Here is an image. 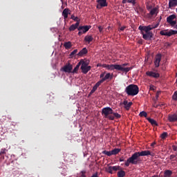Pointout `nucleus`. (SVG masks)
I'll return each instance as SVG.
<instances>
[{
	"label": "nucleus",
	"instance_id": "f257e3e1",
	"mask_svg": "<svg viewBox=\"0 0 177 177\" xmlns=\"http://www.w3.org/2000/svg\"><path fill=\"white\" fill-rule=\"evenodd\" d=\"M148 156H153V153L148 150L141 151L140 152H135V153H133V155H131V157H129V158L126 160L124 166L126 167H129V165H136L141 161L140 157H145Z\"/></svg>",
	"mask_w": 177,
	"mask_h": 177
},
{
	"label": "nucleus",
	"instance_id": "f03ea898",
	"mask_svg": "<svg viewBox=\"0 0 177 177\" xmlns=\"http://www.w3.org/2000/svg\"><path fill=\"white\" fill-rule=\"evenodd\" d=\"M162 21V17H160V19H158V22ZM156 23V24L153 25H148V26H140L138 27V30L141 31V35H142L143 39L145 41H149L151 40V38H153V32H150V30H153L156 28H158L159 23Z\"/></svg>",
	"mask_w": 177,
	"mask_h": 177
},
{
	"label": "nucleus",
	"instance_id": "7ed1b4c3",
	"mask_svg": "<svg viewBox=\"0 0 177 177\" xmlns=\"http://www.w3.org/2000/svg\"><path fill=\"white\" fill-rule=\"evenodd\" d=\"M102 68H106L107 71H121L122 73H128L131 69H133L131 67H122L119 66V64H106L102 65Z\"/></svg>",
	"mask_w": 177,
	"mask_h": 177
},
{
	"label": "nucleus",
	"instance_id": "20e7f679",
	"mask_svg": "<svg viewBox=\"0 0 177 177\" xmlns=\"http://www.w3.org/2000/svg\"><path fill=\"white\" fill-rule=\"evenodd\" d=\"M124 93H126V95H128V96H136V95L140 93V88H138L137 85L129 84L128 86H126Z\"/></svg>",
	"mask_w": 177,
	"mask_h": 177
},
{
	"label": "nucleus",
	"instance_id": "39448f33",
	"mask_svg": "<svg viewBox=\"0 0 177 177\" xmlns=\"http://www.w3.org/2000/svg\"><path fill=\"white\" fill-rule=\"evenodd\" d=\"M102 115H104V118H107L109 120H114V117L111 115L118 114V113H114L113 109H111V107L102 108Z\"/></svg>",
	"mask_w": 177,
	"mask_h": 177
},
{
	"label": "nucleus",
	"instance_id": "423d86ee",
	"mask_svg": "<svg viewBox=\"0 0 177 177\" xmlns=\"http://www.w3.org/2000/svg\"><path fill=\"white\" fill-rule=\"evenodd\" d=\"M176 18H177V17H176L175 15H171L167 17V23H169L171 26H175V24H177V21H174Z\"/></svg>",
	"mask_w": 177,
	"mask_h": 177
},
{
	"label": "nucleus",
	"instance_id": "0eeeda50",
	"mask_svg": "<svg viewBox=\"0 0 177 177\" xmlns=\"http://www.w3.org/2000/svg\"><path fill=\"white\" fill-rule=\"evenodd\" d=\"M73 69V68L72 64H70V63H66L65 64V66L62 68V71H64V73H70Z\"/></svg>",
	"mask_w": 177,
	"mask_h": 177
},
{
	"label": "nucleus",
	"instance_id": "6e6552de",
	"mask_svg": "<svg viewBox=\"0 0 177 177\" xmlns=\"http://www.w3.org/2000/svg\"><path fill=\"white\" fill-rule=\"evenodd\" d=\"M150 11V13H148V18H151V17L158 14V7H155L153 9L148 10Z\"/></svg>",
	"mask_w": 177,
	"mask_h": 177
},
{
	"label": "nucleus",
	"instance_id": "1a4fd4ad",
	"mask_svg": "<svg viewBox=\"0 0 177 177\" xmlns=\"http://www.w3.org/2000/svg\"><path fill=\"white\" fill-rule=\"evenodd\" d=\"M162 61V55H156V56H155V67L156 68H158L160 66V62Z\"/></svg>",
	"mask_w": 177,
	"mask_h": 177
},
{
	"label": "nucleus",
	"instance_id": "9d476101",
	"mask_svg": "<svg viewBox=\"0 0 177 177\" xmlns=\"http://www.w3.org/2000/svg\"><path fill=\"white\" fill-rule=\"evenodd\" d=\"M79 66V68H91V66H88V62H85L84 60H80L79 63L77 64L76 66Z\"/></svg>",
	"mask_w": 177,
	"mask_h": 177
},
{
	"label": "nucleus",
	"instance_id": "9b49d317",
	"mask_svg": "<svg viewBox=\"0 0 177 177\" xmlns=\"http://www.w3.org/2000/svg\"><path fill=\"white\" fill-rule=\"evenodd\" d=\"M96 2H97V3H98L97 9H99L100 7H101V8H106V7H107L106 0H97V1H96Z\"/></svg>",
	"mask_w": 177,
	"mask_h": 177
},
{
	"label": "nucleus",
	"instance_id": "f8f14e48",
	"mask_svg": "<svg viewBox=\"0 0 177 177\" xmlns=\"http://www.w3.org/2000/svg\"><path fill=\"white\" fill-rule=\"evenodd\" d=\"M104 82H106V81L105 80H99L97 82V83H95V85H94V86L92 87V90L91 91V93H93L94 92H95V91H97V88H99L100 84L104 83Z\"/></svg>",
	"mask_w": 177,
	"mask_h": 177
},
{
	"label": "nucleus",
	"instance_id": "ddd939ff",
	"mask_svg": "<svg viewBox=\"0 0 177 177\" xmlns=\"http://www.w3.org/2000/svg\"><path fill=\"white\" fill-rule=\"evenodd\" d=\"M80 23L77 21V23H75V24H72L71 26H70V27H68V31L70 32H73L75 31V30H78V28L80 26Z\"/></svg>",
	"mask_w": 177,
	"mask_h": 177
},
{
	"label": "nucleus",
	"instance_id": "4468645a",
	"mask_svg": "<svg viewBox=\"0 0 177 177\" xmlns=\"http://www.w3.org/2000/svg\"><path fill=\"white\" fill-rule=\"evenodd\" d=\"M100 78H101V80H99V81L111 80H113V74L107 73V74H106L105 76H103L102 77H100Z\"/></svg>",
	"mask_w": 177,
	"mask_h": 177
},
{
	"label": "nucleus",
	"instance_id": "2eb2a0df",
	"mask_svg": "<svg viewBox=\"0 0 177 177\" xmlns=\"http://www.w3.org/2000/svg\"><path fill=\"white\" fill-rule=\"evenodd\" d=\"M147 76L156 79L160 77V74L156 73L155 72L148 71L147 72Z\"/></svg>",
	"mask_w": 177,
	"mask_h": 177
},
{
	"label": "nucleus",
	"instance_id": "dca6fc26",
	"mask_svg": "<svg viewBox=\"0 0 177 177\" xmlns=\"http://www.w3.org/2000/svg\"><path fill=\"white\" fill-rule=\"evenodd\" d=\"M90 29H91V26H82L79 27V29H77V30L79 31L82 30V32H84V33H86Z\"/></svg>",
	"mask_w": 177,
	"mask_h": 177
},
{
	"label": "nucleus",
	"instance_id": "f3484780",
	"mask_svg": "<svg viewBox=\"0 0 177 177\" xmlns=\"http://www.w3.org/2000/svg\"><path fill=\"white\" fill-rule=\"evenodd\" d=\"M122 105H124V109L126 111H129V108H131V106L133 105V102H128V101H122Z\"/></svg>",
	"mask_w": 177,
	"mask_h": 177
},
{
	"label": "nucleus",
	"instance_id": "a211bd4d",
	"mask_svg": "<svg viewBox=\"0 0 177 177\" xmlns=\"http://www.w3.org/2000/svg\"><path fill=\"white\" fill-rule=\"evenodd\" d=\"M169 122H177V114L169 115Z\"/></svg>",
	"mask_w": 177,
	"mask_h": 177
},
{
	"label": "nucleus",
	"instance_id": "6ab92c4d",
	"mask_svg": "<svg viewBox=\"0 0 177 177\" xmlns=\"http://www.w3.org/2000/svg\"><path fill=\"white\" fill-rule=\"evenodd\" d=\"M147 120H148V122L150 123L152 127H158V123H156L155 120L150 118H147Z\"/></svg>",
	"mask_w": 177,
	"mask_h": 177
},
{
	"label": "nucleus",
	"instance_id": "aec40b11",
	"mask_svg": "<svg viewBox=\"0 0 177 177\" xmlns=\"http://www.w3.org/2000/svg\"><path fill=\"white\" fill-rule=\"evenodd\" d=\"M68 12H70V10L68 8L64 9V12H62V16H64V19H66V18H68Z\"/></svg>",
	"mask_w": 177,
	"mask_h": 177
},
{
	"label": "nucleus",
	"instance_id": "412c9836",
	"mask_svg": "<svg viewBox=\"0 0 177 177\" xmlns=\"http://www.w3.org/2000/svg\"><path fill=\"white\" fill-rule=\"evenodd\" d=\"M174 35L175 34L167 32V30L160 31V35H162V36L171 37V35Z\"/></svg>",
	"mask_w": 177,
	"mask_h": 177
},
{
	"label": "nucleus",
	"instance_id": "4be33fe9",
	"mask_svg": "<svg viewBox=\"0 0 177 177\" xmlns=\"http://www.w3.org/2000/svg\"><path fill=\"white\" fill-rule=\"evenodd\" d=\"M93 40V37H92V36L91 35H86L84 38V41L85 42H87V44H91V42H92Z\"/></svg>",
	"mask_w": 177,
	"mask_h": 177
},
{
	"label": "nucleus",
	"instance_id": "5701e85b",
	"mask_svg": "<svg viewBox=\"0 0 177 177\" xmlns=\"http://www.w3.org/2000/svg\"><path fill=\"white\" fill-rule=\"evenodd\" d=\"M87 53H88L87 48H82V50H80L79 53H77V56L82 57L87 54Z\"/></svg>",
	"mask_w": 177,
	"mask_h": 177
},
{
	"label": "nucleus",
	"instance_id": "b1692460",
	"mask_svg": "<svg viewBox=\"0 0 177 177\" xmlns=\"http://www.w3.org/2000/svg\"><path fill=\"white\" fill-rule=\"evenodd\" d=\"M174 172H172L171 170H165V171H163V177H171V174H173Z\"/></svg>",
	"mask_w": 177,
	"mask_h": 177
},
{
	"label": "nucleus",
	"instance_id": "393cba45",
	"mask_svg": "<svg viewBox=\"0 0 177 177\" xmlns=\"http://www.w3.org/2000/svg\"><path fill=\"white\" fill-rule=\"evenodd\" d=\"M91 67H80V70L82 71V73L87 74L89 71H91Z\"/></svg>",
	"mask_w": 177,
	"mask_h": 177
},
{
	"label": "nucleus",
	"instance_id": "a878e982",
	"mask_svg": "<svg viewBox=\"0 0 177 177\" xmlns=\"http://www.w3.org/2000/svg\"><path fill=\"white\" fill-rule=\"evenodd\" d=\"M107 169L109 170H113L114 171H118L121 169V167L119 166H109V167H107Z\"/></svg>",
	"mask_w": 177,
	"mask_h": 177
},
{
	"label": "nucleus",
	"instance_id": "bb28decb",
	"mask_svg": "<svg viewBox=\"0 0 177 177\" xmlns=\"http://www.w3.org/2000/svg\"><path fill=\"white\" fill-rule=\"evenodd\" d=\"M64 47H65V49L68 50V49H70L71 48H72V43L70 42V41L65 42V43L64 44Z\"/></svg>",
	"mask_w": 177,
	"mask_h": 177
},
{
	"label": "nucleus",
	"instance_id": "cd10ccee",
	"mask_svg": "<svg viewBox=\"0 0 177 177\" xmlns=\"http://www.w3.org/2000/svg\"><path fill=\"white\" fill-rule=\"evenodd\" d=\"M122 4H126V3H131V4H133V6L136 4V2L134 1V0H122Z\"/></svg>",
	"mask_w": 177,
	"mask_h": 177
},
{
	"label": "nucleus",
	"instance_id": "c85d7f7f",
	"mask_svg": "<svg viewBox=\"0 0 177 177\" xmlns=\"http://www.w3.org/2000/svg\"><path fill=\"white\" fill-rule=\"evenodd\" d=\"M102 154L106 155L109 157H111V156H115L118 153H110V152H108L107 151H102Z\"/></svg>",
	"mask_w": 177,
	"mask_h": 177
},
{
	"label": "nucleus",
	"instance_id": "c756f323",
	"mask_svg": "<svg viewBox=\"0 0 177 177\" xmlns=\"http://www.w3.org/2000/svg\"><path fill=\"white\" fill-rule=\"evenodd\" d=\"M177 6V1H169V8H174Z\"/></svg>",
	"mask_w": 177,
	"mask_h": 177
},
{
	"label": "nucleus",
	"instance_id": "7c9ffc66",
	"mask_svg": "<svg viewBox=\"0 0 177 177\" xmlns=\"http://www.w3.org/2000/svg\"><path fill=\"white\" fill-rule=\"evenodd\" d=\"M126 176V172L124 171H118V177H124Z\"/></svg>",
	"mask_w": 177,
	"mask_h": 177
},
{
	"label": "nucleus",
	"instance_id": "2f4dec72",
	"mask_svg": "<svg viewBox=\"0 0 177 177\" xmlns=\"http://www.w3.org/2000/svg\"><path fill=\"white\" fill-rule=\"evenodd\" d=\"M121 151L120 149H114L112 151H107L109 153H119Z\"/></svg>",
	"mask_w": 177,
	"mask_h": 177
},
{
	"label": "nucleus",
	"instance_id": "473e14b6",
	"mask_svg": "<svg viewBox=\"0 0 177 177\" xmlns=\"http://www.w3.org/2000/svg\"><path fill=\"white\" fill-rule=\"evenodd\" d=\"M147 115H148V114L146 113V112L144 111L140 112V117H141V118H146V117H147Z\"/></svg>",
	"mask_w": 177,
	"mask_h": 177
},
{
	"label": "nucleus",
	"instance_id": "72a5a7b5",
	"mask_svg": "<svg viewBox=\"0 0 177 177\" xmlns=\"http://www.w3.org/2000/svg\"><path fill=\"white\" fill-rule=\"evenodd\" d=\"M79 68L80 67H78V66H75V68H73V70H72L71 72H70V73H73V74L77 73Z\"/></svg>",
	"mask_w": 177,
	"mask_h": 177
},
{
	"label": "nucleus",
	"instance_id": "f704fd0d",
	"mask_svg": "<svg viewBox=\"0 0 177 177\" xmlns=\"http://www.w3.org/2000/svg\"><path fill=\"white\" fill-rule=\"evenodd\" d=\"M171 100L177 101V91H175V92H174V95H171Z\"/></svg>",
	"mask_w": 177,
	"mask_h": 177
},
{
	"label": "nucleus",
	"instance_id": "c9c22d12",
	"mask_svg": "<svg viewBox=\"0 0 177 177\" xmlns=\"http://www.w3.org/2000/svg\"><path fill=\"white\" fill-rule=\"evenodd\" d=\"M77 50H73V51H72V53H70V58H73L74 55H75L77 54Z\"/></svg>",
	"mask_w": 177,
	"mask_h": 177
},
{
	"label": "nucleus",
	"instance_id": "e433bc0d",
	"mask_svg": "<svg viewBox=\"0 0 177 177\" xmlns=\"http://www.w3.org/2000/svg\"><path fill=\"white\" fill-rule=\"evenodd\" d=\"M111 116H113L116 119H119V118H121V115H119V113H114V114H112L111 115Z\"/></svg>",
	"mask_w": 177,
	"mask_h": 177
},
{
	"label": "nucleus",
	"instance_id": "4c0bfd02",
	"mask_svg": "<svg viewBox=\"0 0 177 177\" xmlns=\"http://www.w3.org/2000/svg\"><path fill=\"white\" fill-rule=\"evenodd\" d=\"M167 33L173 34V35H177V30H170L169 32H167Z\"/></svg>",
	"mask_w": 177,
	"mask_h": 177
},
{
	"label": "nucleus",
	"instance_id": "58836bf2",
	"mask_svg": "<svg viewBox=\"0 0 177 177\" xmlns=\"http://www.w3.org/2000/svg\"><path fill=\"white\" fill-rule=\"evenodd\" d=\"M160 137H161L162 139H165L167 138V133H162Z\"/></svg>",
	"mask_w": 177,
	"mask_h": 177
},
{
	"label": "nucleus",
	"instance_id": "ea45409f",
	"mask_svg": "<svg viewBox=\"0 0 177 177\" xmlns=\"http://www.w3.org/2000/svg\"><path fill=\"white\" fill-rule=\"evenodd\" d=\"M70 19H71L72 20H73V21H77V19H78V18L75 16L72 15L71 17H70Z\"/></svg>",
	"mask_w": 177,
	"mask_h": 177
},
{
	"label": "nucleus",
	"instance_id": "a19ab883",
	"mask_svg": "<svg viewBox=\"0 0 177 177\" xmlns=\"http://www.w3.org/2000/svg\"><path fill=\"white\" fill-rule=\"evenodd\" d=\"M129 66V64H128V63H124V64H119V66H121V67H123V68H124L126 66Z\"/></svg>",
	"mask_w": 177,
	"mask_h": 177
},
{
	"label": "nucleus",
	"instance_id": "79ce46f5",
	"mask_svg": "<svg viewBox=\"0 0 177 177\" xmlns=\"http://www.w3.org/2000/svg\"><path fill=\"white\" fill-rule=\"evenodd\" d=\"M6 149H1L0 156H1V155H3V154H6Z\"/></svg>",
	"mask_w": 177,
	"mask_h": 177
},
{
	"label": "nucleus",
	"instance_id": "37998d69",
	"mask_svg": "<svg viewBox=\"0 0 177 177\" xmlns=\"http://www.w3.org/2000/svg\"><path fill=\"white\" fill-rule=\"evenodd\" d=\"M107 73H106V72H103L102 73H101V75H99V78H102L103 77L106 76Z\"/></svg>",
	"mask_w": 177,
	"mask_h": 177
},
{
	"label": "nucleus",
	"instance_id": "c03bdc74",
	"mask_svg": "<svg viewBox=\"0 0 177 177\" xmlns=\"http://www.w3.org/2000/svg\"><path fill=\"white\" fill-rule=\"evenodd\" d=\"M171 149H173L174 151L177 152V146H175V145L171 146Z\"/></svg>",
	"mask_w": 177,
	"mask_h": 177
},
{
	"label": "nucleus",
	"instance_id": "a18cd8bd",
	"mask_svg": "<svg viewBox=\"0 0 177 177\" xmlns=\"http://www.w3.org/2000/svg\"><path fill=\"white\" fill-rule=\"evenodd\" d=\"M91 177H99V174L95 172L94 173V174H92Z\"/></svg>",
	"mask_w": 177,
	"mask_h": 177
},
{
	"label": "nucleus",
	"instance_id": "49530a36",
	"mask_svg": "<svg viewBox=\"0 0 177 177\" xmlns=\"http://www.w3.org/2000/svg\"><path fill=\"white\" fill-rule=\"evenodd\" d=\"M106 171H107V173L113 174V171H114V170L106 169Z\"/></svg>",
	"mask_w": 177,
	"mask_h": 177
},
{
	"label": "nucleus",
	"instance_id": "de8ad7c7",
	"mask_svg": "<svg viewBox=\"0 0 177 177\" xmlns=\"http://www.w3.org/2000/svg\"><path fill=\"white\" fill-rule=\"evenodd\" d=\"M119 162H124V163H126V160L124 161V158H122V157L119 158Z\"/></svg>",
	"mask_w": 177,
	"mask_h": 177
},
{
	"label": "nucleus",
	"instance_id": "09e8293b",
	"mask_svg": "<svg viewBox=\"0 0 177 177\" xmlns=\"http://www.w3.org/2000/svg\"><path fill=\"white\" fill-rule=\"evenodd\" d=\"M97 28L99 29V32L102 33V30H103L102 26H99Z\"/></svg>",
	"mask_w": 177,
	"mask_h": 177
},
{
	"label": "nucleus",
	"instance_id": "8fccbe9b",
	"mask_svg": "<svg viewBox=\"0 0 177 177\" xmlns=\"http://www.w3.org/2000/svg\"><path fill=\"white\" fill-rule=\"evenodd\" d=\"M153 8H151V6H147V10H151Z\"/></svg>",
	"mask_w": 177,
	"mask_h": 177
},
{
	"label": "nucleus",
	"instance_id": "3c124183",
	"mask_svg": "<svg viewBox=\"0 0 177 177\" xmlns=\"http://www.w3.org/2000/svg\"><path fill=\"white\" fill-rule=\"evenodd\" d=\"M126 28V27H124V26H122V27H121L120 28H119V30H120V31H124V29Z\"/></svg>",
	"mask_w": 177,
	"mask_h": 177
},
{
	"label": "nucleus",
	"instance_id": "603ef678",
	"mask_svg": "<svg viewBox=\"0 0 177 177\" xmlns=\"http://www.w3.org/2000/svg\"><path fill=\"white\" fill-rule=\"evenodd\" d=\"M159 94H160L159 92H156V95H155V97H156V99H158V95H159Z\"/></svg>",
	"mask_w": 177,
	"mask_h": 177
},
{
	"label": "nucleus",
	"instance_id": "864d4df0",
	"mask_svg": "<svg viewBox=\"0 0 177 177\" xmlns=\"http://www.w3.org/2000/svg\"><path fill=\"white\" fill-rule=\"evenodd\" d=\"M175 158V155H170V160H174Z\"/></svg>",
	"mask_w": 177,
	"mask_h": 177
},
{
	"label": "nucleus",
	"instance_id": "5fc2aeb1",
	"mask_svg": "<svg viewBox=\"0 0 177 177\" xmlns=\"http://www.w3.org/2000/svg\"><path fill=\"white\" fill-rule=\"evenodd\" d=\"M84 33H85V32H84V31L79 32V36H81V35H82V34H84Z\"/></svg>",
	"mask_w": 177,
	"mask_h": 177
},
{
	"label": "nucleus",
	"instance_id": "6e6d98bb",
	"mask_svg": "<svg viewBox=\"0 0 177 177\" xmlns=\"http://www.w3.org/2000/svg\"><path fill=\"white\" fill-rule=\"evenodd\" d=\"M102 66H104V64H97V67H102Z\"/></svg>",
	"mask_w": 177,
	"mask_h": 177
},
{
	"label": "nucleus",
	"instance_id": "4d7b16f0",
	"mask_svg": "<svg viewBox=\"0 0 177 177\" xmlns=\"http://www.w3.org/2000/svg\"><path fill=\"white\" fill-rule=\"evenodd\" d=\"M80 177H85V174H84V173H82V174L80 175Z\"/></svg>",
	"mask_w": 177,
	"mask_h": 177
},
{
	"label": "nucleus",
	"instance_id": "13d9d810",
	"mask_svg": "<svg viewBox=\"0 0 177 177\" xmlns=\"http://www.w3.org/2000/svg\"><path fill=\"white\" fill-rule=\"evenodd\" d=\"M171 1H175V2H177V0H169V2H171Z\"/></svg>",
	"mask_w": 177,
	"mask_h": 177
},
{
	"label": "nucleus",
	"instance_id": "bf43d9fd",
	"mask_svg": "<svg viewBox=\"0 0 177 177\" xmlns=\"http://www.w3.org/2000/svg\"><path fill=\"white\" fill-rule=\"evenodd\" d=\"M156 145V143L155 142H153V143H151V147H153V146H154Z\"/></svg>",
	"mask_w": 177,
	"mask_h": 177
},
{
	"label": "nucleus",
	"instance_id": "052dcab7",
	"mask_svg": "<svg viewBox=\"0 0 177 177\" xmlns=\"http://www.w3.org/2000/svg\"><path fill=\"white\" fill-rule=\"evenodd\" d=\"M150 90L153 91V86H150Z\"/></svg>",
	"mask_w": 177,
	"mask_h": 177
},
{
	"label": "nucleus",
	"instance_id": "680f3d73",
	"mask_svg": "<svg viewBox=\"0 0 177 177\" xmlns=\"http://www.w3.org/2000/svg\"><path fill=\"white\" fill-rule=\"evenodd\" d=\"M175 26V29H177V25H174Z\"/></svg>",
	"mask_w": 177,
	"mask_h": 177
},
{
	"label": "nucleus",
	"instance_id": "e2e57ef3",
	"mask_svg": "<svg viewBox=\"0 0 177 177\" xmlns=\"http://www.w3.org/2000/svg\"><path fill=\"white\" fill-rule=\"evenodd\" d=\"M151 177H158V176L155 175V176H153Z\"/></svg>",
	"mask_w": 177,
	"mask_h": 177
},
{
	"label": "nucleus",
	"instance_id": "0e129e2a",
	"mask_svg": "<svg viewBox=\"0 0 177 177\" xmlns=\"http://www.w3.org/2000/svg\"><path fill=\"white\" fill-rule=\"evenodd\" d=\"M176 12H177V8H176Z\"/></svg>",
	"mask_w": 177,
	"mask_h": 177
},
{
	"label": "nucleus",
	"instance_id": "69168bd1",
	"mask_svg": "<svg viewBox=\"0 0 177 177\" xmlns=\"http://www.w3.org/2000/svg\"><path fill=\"white\" fill-rule=\"evenodd\" d=\"M158 177H162V176H158Z\"/></svg>",
	"mask_w": 177,
	"mask_h": 177
},
{
	"label": "nucleus",
	"instance_id": "338daca9",
	"mask_svg": "<svg viewBox=\"0 0 177 177\" xmlns=\"http://www.w3.org/2000/svg\"><path fill=\"white\" fill-rule=\"evenodd\" d=\"M177 81V80H176Z\"/></svg>",
	"mask_w": 177,
	"mask_h": 177
}]
</instances>
